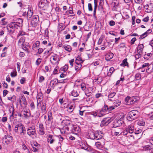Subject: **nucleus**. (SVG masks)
I'll list each match as a JSON object with an SVG mask.
<instances>
[{
    "label": "nucleus",
    "mask_w": 153,
    "mask_h": 153,
    "mask_svg": "<svg viewBox=\"0 0 153 153\" xmlns=\"http://www.w3.org/2000/svg\"><path fill=\"white\" fill-rule=\"evenodd\" d=\"M23 20L19 18L18 21L13 22L9 24L7 26V32L10 34H13L14 33L16 29H18L19 27L22 25Z\"/></svg>",
    "instance_id": "f257e3e1"
},
{
    "label": "nucleus",
    "mask_w": 153,
    "mask_h": 153,
    "mask_svg": "<svg viewBox=\"0 0 153 153\" xmlns=\"http://www.w3.org/2000/svg\"><path fill=\"white\" fill-rule=\"evenodd\" d=\"M139 116V112L134 110L129 112L127 116V119L129 121H132L137 119Z\"/></svg>",
    "instance_id": "f03ea898"
},
{
    "label": "nucleus",
    "mask_w": 153,
    "mask_h": 153,
    "mask_svg": "<svg viewBox=\"0 0 153 153\" xmlns=\"http://www.w3.org/2000/svg\"><path fill=\"white\" fill-rule=\"evenodd\" d=\"M65 129L67 131H70L71 132L74 134L77 135L80 131V129L79 126L76 125H71L69 126H67Z\"/></svg>",
    "instance_id": "7ed1b4c3"
},
{
    "label": "nucleus",
    "mask_w": 153,
    "mask_h": 153,
    "mask_svg": "<svg viewBox=\"0 0 153 153\" xmlns=\"http://www.w3.org/2000/svg\"><path fill=\"white\" fill-rule=\"evenodd\" d=\"M109 112L110 111L108 108V105L105 104L101 109L95 112L94 114L97 116L102 117L106 113Z\"/></svg>",
    "instance_id": "20e7f679"
},
{
    "label": "nucleus",
    "mask_w": 153,
    "mask_h": 153,
    "mask_svg": "<svg viewBox=\"0 0 153 153\" xmlns=\"http://www.w3.org/2000/svg\"><path fill=\"white\" fill-rule=\"evenodd\" d=\"M27 134L32 138L36 137V131L34 127H30L27 129Z\"/></svg>",
    "instance_id": "39448f33"
},
{
    "label": "nucleus",
    "mask_w": 153,
    "mask_h": 153,
    "mask_svg": "<svg viewBox=\"0 0 153 153\" xmlns=\"http://www.w3.org/2000/svg\"><path fill=\"white\" fill-rule=\"evenodd\" d=\"M39 20V17L38 15H35L33 16L30 23L31 26L34 27H36L37 25Z\"/></svg>",
    "instance_id": "423d86ee"
},
{
    "label": "nucleus",
    "mask_w": 153,
    "mask_h": 153,
    "mask_svg": "<svg viewBox=\"0 0 153 153\" xmlns=\"http://www.w3.org/2000/svg\"><path fill=\"white\" fill-rule=\"evenodd\" d=\"M112 120L111 118L110 117L105 118L101 121L100 126L102 127L107 126L112 121Z\"/></svg>",
    "instance_id": "0eeeda50"
},
{
    "label": "nucleus",
    "mask_w": 153,
    "mask_h": 153,
    "mask_svg": "<svg viewBox=\"0 0 153 153\" xmlns=\"http://www.w3.org/2000/svg\"><path fill=\"white\" fill-rule=\"evenodd\" d=\"M121 101L119 100L114 102L113 104V105L108 106V108L110 111L120 106L121 104Z\"/></svg>",
    "instance_id": "6e6552de"
},
{
    "label": "nucleus",
    "mask_w": 153,
    "mask_h": 153,
    "mask_svg": "<svg viewBox=\"0 0 153 153\" xmlns=\"http://www.w3.org/2000/svg\"><path fill=\"white\" fill-rule=\"evenodd\" d=\"M20 132V135L22 137L26 133V130L24 126L22 123H20V126L19 128V130Z\"/></svg>",
    "instance_id": "1a4fd4ad"
},
{
    "label": "nucleus",
    "mask_w": 153,
    "mask_h": 153,
    "mask_svg": "<svg viewBox=\"0 0 153 153\" xmlns=\"http://www.w3.org/2000/svg\"><path fill=\"white\" fill-rule=\"evenodd\" d=\"M3 139V140H5V143L8 144L12 141L13 137L11 136L7 135H5Z\"/></svg>",
    "instance_id": "9d476101"
},
{
    "label": "nucleus",
    "mask_w": 153,
    "mask_h": 153,
    "mask_svg": "<svg viewBox=\"0 0 153 153\" xmlns=\"http://www.w3.org/2000/svg\"><path fill=\"white\" fill-rule=\"evenodd\" d=\"M62 83H63L62 82H59L57 79L55 78L51 81L50 85L52 87H54L55 85H57L58 84H62Z\"/></svg>",
    "instance_id": "9b49d317"
},
{
    "label": "nucleus",
    "mask_w": 153,
    "mask_h": 153,
    "mask_svg": "<svg viewBox=\"0 0 153 153\" xmlns=\"http://www.w3.org/2000/svg\"><path fill=\"white\" fill-rule=\"evenodd\" d=\"M71 121L69 120H64L61 123L62 126H70V125L72 124L71 123Z\"/></svg>",
    "instance_id": "f8f14e48"
},
{
    "label": "nucleus",
    "mask_w": 153,
    "mask_h": 153,
    "mask_svg": "<svg viewBox=\"0 0 153 153\" xmlns=\"http://www.w3.org/2000/svg\"><path fill=\"white\" fill-rule=\"evenodd\" d=\"M53 136L52 135L48 134V135L47 141L48 143H49L51 144H53L55 141V140L53 138Z\"/></svg>",
    "instance_id": "ddd939ff"
},
{
    "label": "nucleus",
    "mask_w": 153,
    "mask_h": 153,
    "mask_svg": "<svg viewBox=\"0 0 153 153\" xmlns=\"http://www.w3.org/2000/svg\"><path fill=\"white\" fill-rule=\"evenodd\" d=\"M105 56L106 60L108 61L113 58L114 56V54L111 52H108L106 54Z\"/></svg>",
    "instance_id": "4468645a"
},
{
    "label": "nucleus",
    "mask_w": 153,
    "mask_h": 153,
    "mask_svg": "<svg viewBox=\"0 0 153 153\" xmlns=\"http://www.w3.org/2000/svg\"><path fill=\"white\" fill-rule=\"evenodd\" d=\"M119 3L117 0H114L112 2V5L113 7L112 8L113 10H115L117 9V7L119 5Z\"/></svg>",
    "instance_id": "2eb2a0df"
},
{
    "label": "nucleus",
    "mask_w": 153,
    "mask_h": 153,
    "mask_svg": "<svg viewBox=\"0 0 153 153\" xmlns=\"http://www.w3.org/2000/svg\"><path fill=\"white\" fill-rule=\"evenodd\" d=\"M101 132L100 131V132L98 131H96V138L95 139L97 140H100L102 139L103 136L102 135Z\"/></svg>",
    "instance_id": "dca6fc26"
},
{
    "label": "nucleus",
    "mask_w": 153,
    "mask_h": 153,
    "mask_svg": "<svg viewBox=\"0 0 153 153\" xmlns=\"http://www.w3.org/2000/svg\"><path fill=\"white\" fill-rule=\"evenodd\" d=\"M153 69V64H151L149 65L148 66L146 69V71L149 74L151 73L152 72Z\"/></svg>",
    "instance_id": "f3484780"
},
{
    "label": "nucleus",
    "mask_w": 153,
    "mask_h": 153,
    "mask_svg": "<svg viewBox=\"0 0 153 153\" xmlns=\"http://www.w3.org/2000/svg\"><path fill=\"white\" fill-rule=\"evenodd\" d=\"M43 94L41 92H39L38 93L36 99L37 100H39V102H42L43 100Z\"/></svg>",
    "instance_id": "a211bd4d"
},
{
    "label": "nucleus",
    "mask_w": 153,
    "mask_h": 153,
    "mask_svg": "<svg viewBox=\"0 0 153 153\" xmlns=\"http://www.w3.org/2000/svg\"><path fill=\"white\" fill-rule=\"evenodd\" d=\"M47 0H41L39 4V7H43L45 6V4L47 3Z\"/></svg>",
    "instance_id": "6ab92c4d"
},
{
    "label": "nucleus",
    "mask_w": 153,
    "mask_h": 153,
    "mask_svg": "<svg viewBox=\"0 0 153 153\" xmlns=\"http://www.w3.org/2000/svg\"><path fill=\"white\" fill-rule=\"evenodd\" d=\"M39 131L40 132V134L42 135L44 134L45 132L44 131V127L42 124H39Z\"/></svg>",
    "instance_id": "aec40b11"
},
{
    "label": "nucleus",
    "mask_w": 153,
    "mask_h": 153,
    "mask_svg": "<svg viewBox=\"0 0 153 153\" xmlns=\"http://www.w3.org/2000/svg\"><path fill=\"white\" fill-rule=\"evenodd\" d=\"M21 99L22 101L23 102V104L24 105V107L25 108L26 107L27 105V103L26 98L24 95H23L21 96Z\"/></svg>",
    "instance_id": "412c9836"
},
{
    "label": "nucleus",
    "mask_w": 153,
    "mask_h": 153,
    "mask_svg": "<svg viewBox=\"0 0 153 153\" xmlns=\"http://www.w3.org/2000/svg\"><path fill=\"white\" fill-rule=\"evenodd\" d=\"M25 37L23 36L22 37L19 39L18 42V44L19 45H23L25 42Z\"/></svg>",
    "instance_id": "4be33fe9"
},
{
    "label": "nucleus",
    "mask_w": 153,
    "mask_h": 153,
    "mask_svg": "<svg viewBox=\"0 0 153 153\" xmlns=\"http://www.w3.org/2000/svg\"><path fill=\"white\" fill-rule=\"evenodd\" d=\"M65 108H67V110L69 112H71L74 110L73 106L72 105H67Z\"/></svg>",
    "instance_id": "5701e85b"
},
{
    "label": "nucleus",
    "mask_w": 153,
    "mask_h": 153,
    "mask_svg": "<svg viewBox=\"0 0 153 153\" xmlns=\"http://www.w3.org/2000/svg\"><path fill=\"white\" fill-rule=\"evenodd\" d=\"M120 65L123 67L127 66L128 67V63L127 62V59L126 58L124 59L123 60L120 64Z\"/></svg>",
    "instance_id": "b1692460"
},
{
    "label": "nucleus",
    "mask_w": 153,
    "mask_h": 153,
    "mask_svg": "<svg viewBox=\"0 0 153 153\" xmlns=\"http://www.w3.org/2000/svg\"><path fill=\"white\" fill-rule=\"evenodd\" d=\"M83 62V61H82V58L79 55L78 56L77 58L75 60V62L76 64H81Z\"/></svg>",
    "instance_id": "393cba45"
},
{
    "label": "nucleus",
    "mask_w": 153,
    "mask_h": 153,
    "mask_svg": "<svg viewBox=\"0 0 153 153\" xmlns=\"http://www.w3.org/2000/svg\"><path fill=\"white\" fill-rule=\"evenodd\" d=\"M143 48V44H142L139 45L138 47L137 53H141L142 52Z\"/></svg>",
    "instance_id": "a878e982"
},
{
    "label": "nucleus",
    "mask_w": 153,
    "mask_h": 153,
    "mask_svg": "<svg viewBox=\"0 0 153 153\" xmlns=\"http://www.w3.org/2000/svg\"><path fill=\"white\" fill-rule=\"evenodd\" d=\"M121 124H122L120 121H116L114 122L113 123V127L114 128L120 126Z\"/></svg>",
    "instance_id": "bb28decb"
},
{
    "label": "nucleus",
    "mask_w": 153,
    "mask_h": 153,
    "mask_svg": "<svg viewBox=\"0 0 153 153\" xmlns=\"http://www.w3.org/2000/svg\"><path fill=\"white\" fill-rule=\"evenodd\" d=\"M41 110L43 113H45L46 111V106L45 103H42V104Z\"/></svg>",
    "instance_id": "cd10ccee"
},
{
    "label": "nucleus",
    "mask_w": 153,
    "mask_h": 153,
    "mask_svg": "<svg viewBox=\"0 0 153 153\" xmlns=\"http://www.w3.org/2000/svg\"><path fill=\"white\" fill-rule=\"evenodd\" d=\"M63 47L65 50L69 52H70L71 51V47L70 45H64Z\"/></svg>",
    "instance_id": "c85d7f7f"
},
{
    "label": "nucleus",
    "mask_w": 153,
    "mask_h": 153,
    "mask_svg": "<svg viewBox=\"0 0 153 153\" xmlns=\"http://www.w3.org/2000/svg\"><path fill=\"white\" fill-rule=\"evenodd\" d=\"M116 94V93L114 92H111L108 96L109 100L110 101H113L112 99L109 98H113L115 96Z\"/></svg>",
    "instance_id": "c756f323"
},
{
    "label": "nucleus",
    "mask_w": 153,
    "mask_h": 153,
    "mask_svg": "<svg viewBox=\"0 0 153 153\" xmlns=\"http://www.w3.org/2000/svg\"><path fill=\"white\" fill-rule=\"evenodd\" d=\"M114 71L115 70L113 67H111L110 68L109 71L107 73L108 76H110Z\"/></svg>",
    "instance_id": "7c9ffc66"
},
{
    "label": "nucleus",
    "mask_w": 153,
    "mask_h": 153,
    "mask_svg": "<svg viewBox=\"0 0 153 153\" xmlns=\"http://www.w3.org/2000/svg\"><path fill=\"white\" fill-rule=\"evenodd\" d=\"M128 129L129 133H132L133 132L134 127L132 125H130L128 126Z\"/></svg>",
    "instance_id": "2f4dec72"
},
{
    "label": "nucleus",
    "mask_w": 153,
    "mask_h": 153,
    "mask_svg": "<svg viewBox=\"0 0 153 153\" xmlns=\"http://www.w3.org/2000/svg\"><path fill=\"white\" fill-rule=\"evenodd\" d=\"M40 42L39 41H36L35 43L34 44L33 46V49L34 50L36 48H38L39 46Z\"/></svg>",
    "instance_id": "473e14b6"
},
{
    "label": "nucleus",
    "mask_w": 153,
    "mask_h": 153,
    "mask_svg": "<svg viewBox=\"0 0 153 153\" xmlns=\"http://www.w3.org/2000/svg\"><path fill=\"white\" fill-rule=\"evenodd\" d=\"M29 46V43H27L26 44L24 43L23 45H22V48L25 50L27 51H28V49L27 47Z\"/></svg>",
    "instance_id": "72a5a7b5"
},
{
    "label": "nucleus",
    "mask_w": 153,
    "mask_h": 153,
    "mask_svg": "<svg viewBox=\"0 0 153 153\" xmlns=\"http://www.w3.org/2000/svg\"><path fill=\"white\" fill-rule=\"evenodd\" d=\"M81 67V64H76V65H75V69L76 71H78L80 70Z\"/></svg>",
    "instance_id": "f704fd0d"
},
{
    "label": "nucleus",
    "mask_w": 153,
    "mask_h": 153,
    "mask_svg": "<svg viewBox=\"0 0 153 153\" xmlns=\"http://www.w3.org/2000/svg\"><path fill=\"white\" fill-rule=\"evenodd\" d=\"M71 95L74 97H77L79 95V93L75 90H73L71 92Z\"/></svg>",
    "instance_id": "c9c22d12"
},
{
    "label": "nucleus",
    "mask_w": 153,
    "mask_h": 153,
    "mask_svg": "<svg viewBox=\"0 0 153 153\" xmlns=\"http://www.w3.org/2000/svg\"><path fill=\"white\" fill-rule=\"evenodd\" d=\"M96 131L95 132H92L90 133V137L91 139H95L96 138Z\"/></svg>",
    "instance_id": "e433bc0d"
},
{
    "label": "nucleus",
    "mask_w": 153,
    "mask_h": 153,
    "mask_svg": "<svg viewBox=\"0 0 153 153\" xmlns=\"http://www.w3.org/2000/svg\"><path fill=\"white\" fill-rule=\"evenodd\" d=\"M23 115L26 117H29L31 115V114L30 111H23Z\"/></svg>",
    "instance_id": "4c0bfd02"
},
{
    "label": "nucleus",
    "mask_w": 153,
    "mask_h": 153,
    "mask_svg": "<svg viewBox=\"0 0 153 153\" xmlns=\"http://www.w3.org/2000/svg\"><path fill=\"white\" fill-rule=\"evenodd\" d=\"M119 48L120 49L126 50V45L124 43H121L119 45Z\"/></svg>",
    "instance_id": "58836bf2"
},
{
    "label": "nucleus",
    "mask_w": 153,
    "mask_h": 153,
    "mask_svg": "<svg viewBox=\"0 0 153 153\" xmlns=\"http://www.w3.org/2000/svg\"><path fill=\"white\" fill-rule=\"evenodd\" d=\"M151 6V4H146L145 6V8L147 10V12H150L151 11V9L150 7Z\"/></svg>",
    "instance_id": "ea45409f"
},
{
    "label": "nucleus",
    "mask_w": 153,
    "mask_h": 153,
    "mask_svg": "<svg viewBox=\"0 0 153 153\" xmlns=\"http://www.w3.org/2000/svg\"><path fill=\"white\" fill-rule=\"evenodd\" d=\"M29 9L28 8V11L27 12V18L28 20L29 19V18H30L33 15V12H29Z\"/></svg>",
    "instance_id": "a19ab883"
},
{
    "label": "nucleus",
    "mask_w": 153,
    "mask_h": 153,
    "mask_svg": "<svg viewBox=\"0 0 153 153\" xmlns=\"http://www.w3.org/2000/svg\"><path fill=\"white\" fill-rule=\"evenodd\" d=\"M138 124L141 126H144L145 125V122L143 120H140L138 122Z\"/></svg>",
    "instance_id": "79ce46f5"
},
{
    "label": "nucleus",
    "mask_w": 153,
    "mask_h": 153,
    "mask_svg": "<svg viewBox=\"0 0 153 153\" xmlns=\"http://www.w3.org/2000/svg\"><path fill=\"white\" fill-rule=\"evenodd\" d=\"M20 126V124H18L15 126L14 129L15 131L16 132L18 133V131L19 130V128Z\"/></svg>",
    "instance_id": "37998d69"
},
{
    "label": "nucleus",
    "mask_w": 153,
    "mask_h": 153,
    "mask_svg": "<svg viewBox=\"0 0 153 153\" xmlns=\"http://www.w3.org/2000/svg\"><path fill=\"white\" fill-rule=\"evenodd\" d=\"M11 111H12V114L10 116V117H13L14 111V108H12L11 107V108L9 109V112H10V113H11Z\"/></svg>",
    "instance_id": "c03bdc74"
},
{
    "label": "nucleus",
    "mask_w": 153,
    "mask_h": 153,
    "mask_svg": "<svg viewBox=\"0 0 153 153\" xmlns=\"http://www.w3.org/2000/svg\"><path fill=\"white\" fill-rule=\"evenodd\" d=\"M30 109L32 110L34 109L35 108V105L33 102H31L30 104Z\"/></svg>",
    "instance_id": "a18cd8bd"
},
{
    "label": "nucleus",
    "mask_w": 153,
    "mask_h": 153,
    "mask_svg": "<svg viewBox=\"0 0 153 153\" xmlns=\"http://www.w3.org/2000/svg\"><path fill=\"white\" fill-rule=\"evenodd\" d=\"M135 77L136 80H139L141 79V75L140 74H136Z\"/></svg>",
    "instance_id": "49530a36"
},
{
    "label": "nucleus",
    "mask_w": 153,
    "mask_h": 153,
    "mask_svg": "<svg viewBox=\"0 0 153 153\" xmlns=\"http://www.w3.org/2000/svg\"><path fill=\"white\" fill-rule=\"evenodd\" d=\"M10 75L12 77H15L17 75V73L16 71H13V72H12L10 73Z\"/></svg>",
    "instance_id": "de8ad7c7"
},
{
    "label": "nucleus",
    "mask_w": 153,
    "mask_h": 153,
    "mask_svg": "<svg viewBox=\"0 0 153 153\" xmlns=\"http://www.w3.org/2000/svg\"><path fill=\"white\" fill-rule=\"evenodd\" d=\"M125 101L126 102L129 103L130 102H131V98L127 97L125 98Z\"/></svg>",
    "instance_id": "09e8293b"
},
{
    "label": "nucleus",
    "mask_w": 153,
    "mask_h": 153,
    "mask_svg": "<svg viewBox=\"0 0 153 153\" xmlns=\"http://www.w3.org/2000/svg\"><path fill=\"white\" fill-rule=\"evenodd\" d=\"M41 59L40 58H38L36 60V64L37 65H39L40 63L41 62Z\"/></svg>",
    "instance_id": "8fccbe9b"
},
{
    "label": "nucleus",
    "mask_w": 153,
    "mask_h": 153,
    "mask_svg": "<svg viewBox=\"0 0 153 153\" xmlns=\"http://www.w3.org/2000/svg\"><path fill=\"white\" fill-rule=\"evenodd\" d=\"M5 19V18H3L1 19V25H5L7 24V22L4 21V20Z\"/></svg>",
    "instance_id": "3c124183"
},
{
    "label": "nucleus",
    "mask_w": 153,
    "mask_h": 153,
    "mask_svg": "<svg viewBox=\"0 0 153 153\" xmlns=\"http://www.w3.org/2000/svg\"><path fill=\"white\" fill-rule=\"evenodd\" d=\"M147 36V35H146L145 33H144L142 35H140V37L139 38V39H143L145 38Z\"/></svg>",
    "instance_id": "603ef678"
},
{
    "label": "nucleus",
    "mask_w": 153,
    "mask_h": 153,
    "mask_svg": "<svg viewBox=\"0 0 153 153\" xmlns=\"http://www.w3.org/2000/svg\"><path fill=\"white\" fill-rule=\"evenodd\" d=\"M25 33L24 31H20L19 33L18 36H23L25 35Z\"/></svg>",
    "instance_id": "864d4df0"
},
{
    "label": "nucleus",
    "mask_w": 153,
    "mask_h": 153,
    "mask_svg": "<svg viewBox=\"0 0 153 153\" xmlns=\"http://www.w3.org/2000/svg\"><path fill=\"white\" fill-rule=\"evenodd\" d=\"M8 91L6 90H4L3 91V97H5L7 94L8 93Z\"/></svg>",
    "instance_id": "5fc2aeb1"
},
{
    "label": "nucleus",
    "mask_w": 153,
    "mask_h": 153,
    "mask_svg": "<svg viewBox=\"0 0 153 153\" xmlns=\"http://www.w3.org/2000/svg\"><path fill=\"white\" fill-rule=\"evenodd\" d=\"M88 10L89 11H92L93 10L92 5L91 3H88Z\"/></svg>",
    "instance_id": "6e6d98bb"
},
{
    "label": "nucleus",
    "mask_w": 153,
    "mask_h": 153,
    "mask_svg": "<svg viewBox=\"0 0 153 153\" xmlns=\"http://www.w3.org/2000/svg\"><path fill=\"white\" fill-rule=\"evenodd\" d=\"M148 117L149 118H150L151 120H153V112H151V113L149 114L148 115Z\"/></svg>",
    "instance_id": "4d7b16f0"
},
{
    "label": "nucleus",
    "mask_w": 153,
    "mask_h": 153,
    "mask_svg": "<svg viewBox=\"0 0 153 153\" xmlns=\"http://www.w3.org/2000/svg\"><path fill=\"white\" fill-rule=\"evenodd\" d=\"M141 53H138L137 54H136L135 55V57L136 58V59H139L140 57H141Z\"/></svg>",
    "instance_id": "13d9d810"
},
{
    "label": "nucleus",
    "mask_w": 153,
    "mask_h": 153,
    "mask_svg": "<svg viewBox=\"0 0 153 153\" xmlns=\"http://www.w3.org/2000/svg\"><path fill=\"white\" fill-rule=\"evenodd\" d=\"M149 63H144L142 66V68H144L146 67H148V66L149 65Z\"/></svg>",
    "instance_id": "bf43d9fd"
},
{
    "label": "nucleus",
    "mask_w": 153,
    "mask_h": 153,
    "mask_svg": "<svg viewBox=\"0 0 153 153\" xmlns=\"http://www.w3.org/2000/svg\"><path fill=\"white\" fill-rule=\"evenodd\" d=\"M43 51V49L42 48H39L38 49L37 53L39 54H41Z\"/></svg>",
    "instance_id": "052dcab7"
},
{
    "label": "nucleus",
    "mask_w": 153,
    "mask_h": 153,
    "mask_svg": "<svg viewBox=\"0 0 153 153\" xmlns=\"http://www.w3.org/2000/svg\"><path fill=\"white\" fill-rule=\"evenodd\" d=\"M44 77L42 76H41L39 77V82H42L44 81Z\"/></svg>",
    "instance_id": "680f3d73"
},
{
    "label": "nucleus",
    "mask_w": 153,
    "mask_h": 153,
    "mask_svg": "<svg viewBox=\"0 0 153 153\" xmlns=\"http://www.w3.org/2000/svg\"><path fill=\"white\" fill-rule=\"evenodd\" d=\"M136 38L135 37H134L132 38L131 41V45H133L134 44L135 41L136 40Z\"/></svg>",
    "instance_id": "e2e57ef3"
},
{
    "label": "nucleus",
    "mask_w": 153,
    "mask_h": 153,
    "mask_svg": "<svg viewBox=\"0 0 153 153\" xmlns=\"http://www.w3.org/2000/svg\"><path fill=\"white\" fill-rule=\"evenodd\" d=\"M149 20V17L148 16H146L145 18L143 19L142 20L143 22H147Z\"/></svg>",
    "instance_id": "0e129e2a"
},
{
    "label": "nucleus",
    "mask_w": 153,
    "mask_h": 153,
    "mask_svg": "<svg viewBox=\"0 0 153 153\" xmlns=\"http://www.w3.org/2000/svg\"><path fill=\"white\" fill-rule=\"evenodd\" d=\"M52 57V59L55 62L56 61L57 59V56L56 54L55 56H51V58Z\"/></svg>",
    "instance_id": "69168bd1"
},
{
    "label": "nucleus",
    "mask_w": 153,
    "mask_h": 153,
    "mask_svg": "<svg viewBox=\"0 0 153 153\" xmlns=\"http://www.w3.org/2000/svg\"><path fill=\"white\" fill-rule=\"evenodd\" d=\"M115 24V22L113 20H111L110 21L109 25L111 26H113Z\"/></svg>",
    "instance_id": "338daca9"
},
{
    "label": "nucleus",
    "mask_w": 153,
    "mask_h": 153,
    "mask_svg": "<svg viewBox=\"0 0 153 153\" xmlns=\"http://www.w3.org/2000/svg\"><path fill=\"white\" fill-rule=\"evenodd\" d=\"M68 68V65H65L63 67V71H66Z\"/></svg>",
    "instance_id": "774afa93"
}]
</instances>
